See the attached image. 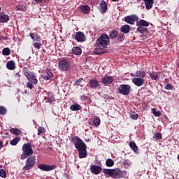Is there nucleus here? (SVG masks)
<instances>
[{"mask_svg": "<svg viewBox=\"0 0 179 179\" xmlns=\"http://www.w3.org/2000/svg\"><path fill=\"white\" fill-rule=\"evenodd\" d=\"M23 71L25 78H27L28 80L27 83V87L29 89H34V85H37V83H38L37 77H36L34 73H31V71H29V70L27 68H24Z\"/></svg>", "mask_w": 179, "mask_h": 179, "instance_id": "1", "label": "nucleus"}, {"mask_svg": "<svg viewBox=\"0 0 179 179\" xmlns=\"http://www.w3.org/2000/svg\"><path fill=\"white\" fill-rule=\"evenodd\" d=\"M103 173L106 176H109L112 178H122V177H125L127 171H121L120 168H117L115 169H103Z\"/></svg>", "mask_w": 179, "mask_h": 179, "instance_id": "2", "label": "nucleus"}, {"mask_svg": "<svg viewBox=\"0 0 179 179\" xmlns=\"http://www.w3.org/2000/svg\"><path fill=\"white\" fill-rule=\"evenodd\" d=\"M109 43H110V38L108 37V35L106 34H103L96 40L94 45L97 50H104V48H107V45Z\"/></svg>", "mask_w": 179, "mask_h": 179, "instance_id": "3", "label": "nucleus"}, {"mask_svg": "<svg viewBox=\"0 0 179 179\" xmlns=\"http://www.w3.org/2000/svg\"><path fill=\"white\" fill-rule=\"evenodd\" d=\"M22 154L21 155V160H24L26 157L31 156L34 152L33 151V148L31 147V143H24L22 145Z\"/></svg>", "mask_w": 179, "mask_h": 179, "instance_id": "4", "label": "nucleus"}, {"mask_svg": "<svg viewBox=\"0 0 179 179\" xmlns=\"http://www.w3.org/2000/svg\"><path fill=\"white\" fill-rule=\"evenodd\" d=\"M72 141L74 144V146H75L76 149H77L78 151V150H82L83 149H87V148L85 142H83V141H82V139H80L78 136H73L72 138Z\"/></svg>", "mask_w": 179, "mask_h": 179, "instance_id": "5", "label": "nucleus"}, {"mask_svg": "<svg viewBox=\"0 0 179 179\" xmlns=\"http://www.w3.org/2000/svg\"><path fill=\"white\" fill-rule=\"evenodd\" d=\"M58 66L60 71L66 72L71 69V62L68 59H62L58 62Z\"/></svg>", "mask_w": 179, "mask_h": 179, "instance_id": "6", "label": "nucleus"}, {"mask_svg": "<svg viewBox=\"0 0 179 179\" xmlns=\"http://www.w3.org/2000/svg\"><path fill=\"white\" fill-rule=\"evenodd\" d=\"M117 90L120 94H122L123 96H128L129 93H131V85L126 84L120 85Z\"/></svg>", "mask_w": 179, "mask_h": 179, "instance_id": "7", "label": "nucleus"}, {"mask_svg": "<svg viewBox=\"0 0 179 179\" xmlns=\"http://www.w3.org/2000/svg\"><path fill=\"white\" fill-rule=\"evenodd\" d=\"M36 166V157L30 156L26 161V165L24 166V170L29 171V170H31L33 167Z\"/></svg>", "mask_w": 179, "mask_h": 179, "instance_id": "8", "label": "nucleus"}, {"mask_svg": "<svg viewBox=\"0 0 179 179\" xmlns=\"http://www.w3.org/2000/svg\"><path fill=\"white\" fill-rule=\"evenodd\" d=\"M57 166L55 165H47L45 164H40L38 165V169L42 170V171H51L56 169Z\"/></svg>", "mask_w": 179, "mask_h": 179, "instance_id": "9", "label": "nucleus"}, {"mask_svg": "<svg viewBox=\"0 0 179 179\" xmlns=\"http://www.w3.org/2000/svg\"><path fill=\"white\" fill-rule=\"evenodd\" d=\"M139 17L136 15H129L124 17V21L129 24H135V22H138Z\"/></svg>", "mask_w": 179, "mask_h": 179, "instance_id": "10", "label": "nucleus"}, {"mask_svg": "<svg viewBox=\"0 0 179 179\" xmlns=\"http://www.w3.org/2000/svg\"><path fill=\"white\" fill-rule=\"evenodd\" d=\"M75 38L78 43H85L86 41V36L82 31H78L76 33Z\"/></svg>", "mask_w": 179, "mask_h": 179, "instance_id": "11", "label": "nucleus"}, {"mask_svg": "<svg viewBox=\"0 0 179 179\" xmlns=\"http://www.w3.org/2000/svg\"><path fill=\"white\" fill-rule=\"evenodd\" d=\"M131 82L136 86L141 87L145 83V79L140 78H134L131 79Z\"/></svg>", "mask_w": 179, "mask_h": 179, "instance_id": "12", "label": "nucleus"}, {"mask_svg": "<svg viewBox=\"0 0 179 179\" xmlns=\"http://www.w3.org/2000/svg\"><path fill=\"white\" fill-rule=\"evenodd\" d=\"M90 170L93 174H100L101 173V167L97 165H92L90 166Z\"/></svg>", "mask_w": 179, "mask_h": 179, "instance_id": "13", "label": "nucleus"}, {"mask_svg": "<svg viewBox=\"0 0 179 179\" xmlns=\"http://www.w3.org/2000/svg\"><path fill=\"white\" fill-rule=\"evenodd\" d=\"M54 75L52 74V72H51V70L47 69L43 72V78L45 79V80H50L51 78H52Z\"/></svg>", "mask_w": 179, "mask_h": 179, "instance_id": "14", "label": "nucleus"}, {"mask_svg": "<svg viewBox=\"0 0 179 179\" xmlns=\"http://www.w3.org/2000/svg\"><path fill=\"white\" fill-rule=\"evenodd\" d=\"M113 82H114V78H113L111 76L103 77L101 79V83L103 85H111Z\"/></svg>", "mask_w": 179, "mask_h": 179, "instance_id": "15", "label": "nucleus"}, {"mask_svg": "<svg viewBox=\"0 0 179 179\" xmlns=\"http://www.w3.org/2000/svg\"><path fill=\"white\" fill-rule=\"evenodd\" d=\"M99 10L101 13H106L107 12V3L104 1H101L99 4Z\"/></svg>", "mask_w": 179, "mask_h": 179, "instance_id": "16", "label": "nucleus"}, {"mask_svg": "<svg viewBox=\"0 0 179 179\" xmlns=\"http://www.w3.org/2000/svg\"><path fill=\"white\" fill-rule=\"evenodd\" d=\"M80 10L85 15H87L90 13V6L88 5H82L80 6Z\"/></svg>", "mask_w": 179, "mask_h": 179, "instance_id": "17", "label": "nucleus"}, {"mask_svg": "<svg viewBox=\"0 0 179 179\" xmlns=\"http://www.w3.org/2000/svg\"><path fill=\"white\" fill-rule=\"evenodd\" d=\"M6 68L9 71H15L16 69V64L13 60L8 61L6 64Z\"/></svg>", "mask_w": 179, "mask_h": 179, "instance_id": "18", "label": "nucleus"}, {"mask_svg": "<svg viewBox=\"0 0 179 179\" xmlns=\"http://www.w3.org/2000/svg\"><path fill=\"white\" fill-rule=\"evenodd\" d=\"M144 3L145 5V8L148 10H150V9H152L153 8V4L155 3L154 0H144Z\"/></svg>", "mask_w": 179, "mask_h": 179, "instance_id": "19", "label": "nucleus"}, {"mask_svg": "<svg viewBox=\"0 0 179 179\" xmlns=\"http://www.w3.org/2000/svg\"><path fill=\"white\" fill-rule=\"evenodd\" d=\"M130 31L131 27L128 24L123 25L120 27V31L121 33H123V34H128Z\"/></svg>", "mask_w": 179, "mask_h": 179, "instance_id": "20", "label": "nucleus"}, {"mask_svg": "<svg viewBox=\"0 0 179 179\" xmlns=\"http://www.w3.org/2000/svg\"><path fill=\"white\" fill-rule=\"evenodd\" d=\"M89 86L90 87V89H94L95 87H99V80H90V81L89 82Z\"/></svg>", "mask_w": 179, "mask_h": 179, "instance_id": "21", "label": "nucleus"}, {"mask_svg": "<svg viewBox=\"0 0 179 179\" xmlns=\"http://www.w3.org/2000/svg\"><path fill=\"white\" fill-rule=\"evenodd\" d=\"M136 26L141 27H148L149 22L145 20H140L136 22Z\"/></svg>", "mask_w": 179, "mask_h": 179, "instance_id": "22", "label": "nucleus"}, {"mask_svg": "<svg viewBox=\"0 0 179 179\" xmlns=\"http://www.w3.org/2000/svg\"><path fill=\"white\" fill-rule=\"evenodd\" d=\"M78 152L80 159H85V157H87V151L86 150V148L78 150Z\"/></svg>", "mask_w": 179, "mask_h": 179, "instance_id": "23", "label": "nucleus"}, {"mask_svg": "<svg viewBox=\"0 0 179 179\" xmlns=\"http://www.w3.org/2000/svg\"><path fill=\"white\" fill-rule=\"evenodd\" d=\"M44 100L50 104H54V103H55V96H54L52 94H48V97L45 96Z\"/></svg>", "mask_w": 179, "mask_h": 179, "instance_id": "24", "label": "nucleus"}, {"mask_svg": "<svg viewBox=\"0 0 179 179\" xmlns=\"http://www.w3.org/2000/svg\"><path fill=\"white\" fill-rule=\"evenodd\" d=\"M137 31H138V33H141V34H143V36H144L145 37L148 36V29L145 27H138Z\"/></svg>", "mask_w": 179, "mask_h": 179, "instance_id": "25", "label": "nucleus"}, {"mask_svg": "<svg viewBox=\"0 0 179 179\" xmlns=\"http://www.w3.org/2000/svg\"><path fill=\"white\" fill-rule=\"evenodd\" d=\"M29 36L31 40H33L34 41H38V42L41 41V37H40L37 33H34V34L31 33L29 34Z\"/></svg>", "mask_w": 179, "mask_h": 179, "instance_id": "26", "label": "nucleus"}, {"mask_svg": "<svg viewBox=\"0 0 179 179\" xmlns=\"http://www.w3.org/2000/svg\"><path fill=\"white\" fill-rule=\"evenodd\" d=\"M9 22V15L3 14L0 15V23H8Z\"/></svg>", "mask_w": 179, "mask_h": 179, "instance_id": "27", "label": "nucleus"}, {"mask_svg": "<svg viewBox=\"0 0 179 179\" xmlns=\"http://www.w3.org/2000/svg\"><path fill=\"white\" fill-rule=\"evenodd\" d=\"M146 76V72L143 70L137 71L136 73V78H140L143 79Z\"/></svg>", "mask_w": 179, "mask_h": 179, "instance_id": "28", "label": "nucleus"}, {"mask_svg": "<svg viewBox=\"0 0 179 179\" xmlns=\"http://www.w3.org/2000/svg\"><path fill=\"white\" fill-rule=\"evenodd\" d=\"M70 110L71 111H79V110H82V106L79 103H75L70 106Z\"/></svg>", "mask_w": 179, "mask_h": 179, "instance_id": "29", "label": "nucleus"}, {"mask_svg": "<svg viewBox=\"0 0 179 179\" xmlns=\"http://www.w3.org/2000/svg\"><path fill=\"white\" fill-rule=\"evenodd\" d=\"M109 37L110 38H111V40H114L115 38H117V37H118V31L113 30L112 31H110L109 34Z\"/></svg>", "mask_w": 179, "mask_h": 179, "instance_id": "30", "label": "nucleus"}, {"mask_svg": "<svg viewBox=\"0 0 179 179\" xmlns=\"http://www.w3.org/2000/svg\"><path fill=\"white\" fill-rule=\"evenodd\" d=\"M72 52L75 55H80V54H82V49L79 47H74L72 49Z\"/></svg>", "mask_w": 179, "mask_h": 179, "instance_id": "31", "label": "nucleus"}, {"mask_svg": "<svg viewBox=\"0 0 179 179\" xmlns=\"http://www.w3.org/2000/svg\"><path fill=\"white\" fill-rule=\"evenodd\" d=\"M10 132L13 134V135H22V131L19 129L12 128L10 129Z\"/></svg>", "mask_w": 179, "mask_h": 179, "instance_id": "32", "label": "nucleus"}, {"mask_svg": "<svg viewBox=\"0 0 179 179\" xmlns=\"http://www.w3.org/2000/svg\"><path fill=\"white\" fill-rule=\"evenodd\" d=\"M92 123L95 127H99L100 125V117L94 116L92 119Z\"/></svg>", "mask_w": 179, "mask_h": 179, "instance_id": "33", "label": "nucleus"}, {"mask_svg": "<svg viewBox=\"0 0 179 179\" xmlns=\"http://www.w3.org/2000/svg\"><path fill=\"white\" fill-rule=\"evenodd\" d=\"M20 137H15V138H13L10 142V144L12 146H16L17 143H19V142H20Z\"/></svg>", "mask_w": 179, "mask_h": 179, "instance_id": "34", "label": "nucleus"}, {"mask_svg": "<svg viewBox=\"0 0 179 179\" xmlns=\"http://www.w3.org/2000/svg\"><path fill=\"white\" fill-rule=\"evenodd\" d=\"M129 146L134 152H138V146H136V144L135 143V142H134V141L130 142Z\"/></svg>", "mask_w": 179, "mask_h": 179, "instance_id": "35", "label": "nucleus"}, {"mask_svg": "<svg viewBox=\"0 0 179 179\" xmlns=\"http://www.w3.org/2000/svg\"><path fill=\"white\" fill-rule=\"evenodd\" d=\"M150 78H151L152 80H157L159 79V75L156 72H152L150 73Z\"/></svg>", "mask_w": 179, "mask_h": 179, "instance_id": "36", "label": "nucleus"}, {"mask_svg": "<svg viewBox=\"0 0 179 179\" xmlns=\"http://www.w3.org/2000/svg\"><path fill=\"white\" fill-rule=\"evenodd\" d=\"M106 164L107 167H113V166H114V160L112 159H108L106 161Z\"/></svg>", "mask_w": 179, "mask_h": 179, "instance_id": "37", "label": "nucleus"}, {"mask_svg": "<svg viewBox=\"0 0 179 179\" xmlns=\"http://www.w3.org/2000/svg\"><path fill=\"white\" fill-rule=\"evenodd\" d=\"M6 113H8V110L5 106H0V115H6Z\"/></svg>", "mask_w": 179, "mask_h": 179, "instance_id": "38", "label": "nucleus"}, {"mask_svg": "<svg viewBox=\"0 0 179 179\" xmlns=\"http://www.w3.org/2000/svg\"><path fill=\"white\" fill-rule=\"evenodd\" d=\"M3 55H10V49L9 48H5L2 50Z\"/></svg>", "mask_w": 179, "mask_h": 179, "instance_id": "39", "label": "nucleus"}, {"mask_svg": "<svg viewBox=\"0 0 179 179\" xmlns=\"http://www.w3.org/2000/svg\"><path fill=\"white\" fill-rule=\"evenodd\" d=\"M131 164H132V163H131L129 159H124L123 160V165L124 166V167H126V169L127 167H129V166H131Z\"/></svg>", "mask_w": 179, "mask_h": 179, "instance_id": "40", "label": "nucleus"}, {"mask_svg": "<svg viewBox=\"0 0 179 179\" xmlns=\"http://www.w3.org/2000/svg\"><path fill=\"white\" fill-rule=\"evenodd\" d=\"M130 118L131 120H136L138 118H139V115H138V113H131L130 114Z\"/></svg>", "mask_w": 179, "mask_h": 179, "instance_id": "41", "label": "nucleus"}, {"mask_svg": "<svg viewBox=\"0 0 179 179\" xmlns=\"http://www.w3.org/2000/svg\"><path fill=\"white\" fill-rule=\"evenodd\" d=\"M117 39L119 41H124L125 39V35H124V34H119L117 35Z\"/></svg>", "mask_w": 179, "mask_h": 179, "instance_id": "42", "label": "nucleus"}, {"mask_svg": "<svg viewBox=\"0 0 179 179\" xmlns=\"http://www.w3.org/2000/svg\"><path fill=\"white\" fill-rule=\"evenodd\" d=\"M152 113L155 117H160V115H162V113H160V111L156 110V108L152 109Z\"/></svg>", "mask_w": 179, "mask_h": 179, "instance_id": "43", "label": "nucleus"}, {"mask_svg": "<svg viewBox=\"0 0 179 179\" xmlns=\"http://www.w3.org/2000/svg\"><path fill=\"white\" fill-rule=\"evenodd\" d=\"M153 138L156 139V141H159V140L162 139V134H160V133L155 134L153 136Z\"/></svg>", "mask_w": 179, "mask_h": 179, "instance_id": "44", "label": "nucleus"}, {"mask_svg": "<svg viewBox=\"0 0 179 179\" xmlns=\"http://www.w3.org/2000/svg\"><path fill=\"white\" fill-rule=\"evenodd\" d=\"M44 132H45L44 127H40L38 128V135H41V134H44Z\"/></svg>", "mask_w": 179, "mask_h": 179, "instance_id": "45", "label": "nucleus"}, {"mask_svg": "<svg viewBox=\"0 0 179 179\" xmlns=\"http://www.w3.org/2000/svg\"><path fill=\"white\" fill-rule=\"evenodd\" d=\"M33 46L34 48H36V50H40L41 48V43L40 42H37L33 44Z\"/></svg>", "mask_w": 179, "mask_h": 179, "instance_id": "46", "label": "nucleus"}, {"mask_svg": "<svg viewBox=\"0 0 179 179\" xmlns=\"http://www.w3.org/2000/svg\"><path fill=\"white\" fill-rule=\"evenodd\" d=\"M0 177H1L2 178H5V177H6V171H5V170H0Z\"/></svg>", "mask_w": 179, "mask_h": 179, "instance_id": "47", "label": "nucleus"}, {"mask_svg": "<svg viewBox=\"0 0 179 179\" xmlns=\"http://www.w3.org/2000/svg\"><path fill=\"white\" fill-rule=\"evenodd\" d=\"M24 6H22V5H19V6H17L16 8H15V9L17 10H20V12H23V10H24Z\"/></svg>", "mask_w": 179, "mask_h": 179, "instance_id": "48", "label": "nucleus"}, {"mask_svg": "<svg viewBox=\"0 0 179 179\" xmlns=\"http://www.w3.org/2000/svg\"><path fill=\"white\" fill-rule=\"evenodd\" d=\"M82 80H83V78H79L75 82L74 85H76V86H79V85L82 83Z\"/></svg>", "mask_w": 179, "mask_h": 179, "instance_id": "49", "label": "nucleus"}, {"mask_svg": "<svg viewBox=\"0 0 179 179\" xmlns=\"http://www.w3.org/2000/svg\"><path fill=\"white\" fill-rule=\"evenodd\" d=\"M164 89H166V90H171V89H173V86L171 85V84H167L164 87Z\"/></svg>", "mask_w": 179, "mask_h": 179, "instance_id": "50", "label": "nucleus"}, {"mask_svg": "<svg viewBox=\"0 0 179 179\" xmlns=\"http://www.w3.org/2000/svg\"><path fill=\"white\" fill-rule=\"evenodd\" d=\"M36 3H43L45 0H34Z\"/></svg>", "mask_w": 179, "mask_h": 179, "instance_id": "51", "label": "nucleus"}, {"mask_svg": "<svg viewBox=\"0 0 179 179\" xmlns=\"http://www.w3.org/2000/svg\"><path fill=\"white\" fill-rule=\"evenodd\" d=\"M94 53H95L96 55H100V54H103L104 52H103V50H101L100 52H97V50H95Z\"/></svg>", "mask_w": 179, "mask_h": 179, "instance_id": "52", "label": "nucleus"}, {"mask_svg": "<svg viewBox=\"0 0 179 179\" xmlns=\"http://www.w3.org/2000/svg\"><path fill=\"white\" fill-rule=\"evenodd\" d=\"M81 99H82V100H87V96H85V95H83V96H81Z\"/></svg>", "mask_w": 179, "mask_h": 179, "instance_id": "53", "label": "nucleus"}, {"mask_svg": "<svg viewBox=\"0 0 179 179\" xmlns=\"http://www.w3.org/2000/svg\"><path fill=\"white\" fill-rule=\"evenodd\" d=\"M2 148H3V143L0 141V149H2Z\"/></svg>", "mask_w": 179, "mask_h": 179, "instance_id": "54", "label": "nucleus"}, {"mask_svg": "<svg viewBox=\"0 0 179 179\" xmlns=\"http://www.w3.org/2000/svg\"><path fill=\"white\" fill-rule=\"evenodd\" d=\"M130 76H131L132 78H135V77L136 78V74L131 73Z\"/></svg>", "mask_w": 179, "mask_h": 179, "instance_id": "55", "label": "nucleus"}, {"mask_svg": "<svg viewBox=\"0 0 179 179\" xmlns=\"http://www.w3.org/2000/svg\"><path fill=\"white\" fill-rule=\"evenodd\" d=\"M120 0H112L113 2H118Z\"/></svg>", "mask_w": 179, "mask_h": 179, "instance_id": "56", "label": "nucleus"}, {"mask_svg": "<svg viewBox=\"0 0 179 179\" xmlns=\"http://www.w3.org/2000/svg\"><path fill=\"white\" fill-rule=\"evenodd\" d=\"M16 76H20V74H19V73H16Z\"/></svg>", "mask_w": 179, "mask_h": 179, "instance_id": "57", "label": "nucleus"}, {"mask_svg": "<svg viewBox=\"0 0 179 179\" xmlns=\"http://www.w3.org/2000/svg\"><path fill=\"white\" fill-rule=\"evenodd\" d=\"M105 97H108V99H110V97H108V95H105Z\"/></svg>", "mask_w": 179, "mask_h": 179, "instance_id": "58", "label": "nucleus"}, {"mask_svg": "<svg viewBox=\"0 0 179 179\" xmlns=\"http://www.w3.org/2000/svg\"><path fill=\"white\" fill-rule=\"evenodd\" d=\"M2 169V166L0 165V169Z\"/></svg>", "mask_w": 179, "mask_h": 179, "instance_id": "59", "label": "nucleus"}, {"mask_svg": "<svg viewBox=\"0 0 179 179\" xmlns=\"http://www.w3.org/2000/svg\"><path fill=\"white\" fill-rule=\"evenodd\" d=\"M137 1H141V0H137Z\"/></svg>", "mask_w": 179, "mask_h": 179, "instance_id": "60", "label": "nucleus"}]
</instances>
